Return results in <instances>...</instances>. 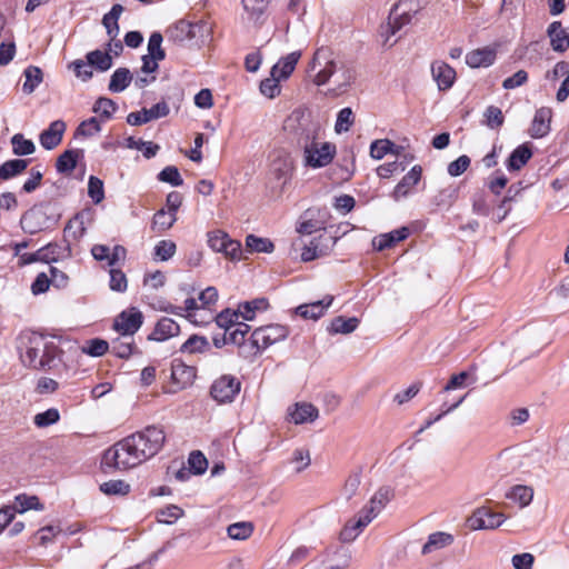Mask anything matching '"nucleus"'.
I'll return each mask as SVG.
<instances>
[{
    "instance_id": "obj_62",
    "label": "nucleus",
    "mask_w": 569,
    "mask_h": 569,
    "mask_svg": "<svg viewBox=\"0 0 569 569\" xmlns=\"http://www.w3.org/2000/svg\"><path fill=\"white\" fill-rule=\"evenodd\" d=\"M101 131L100 120L96 117L82 121L77 128V134L83 137H91Z\"/></svg>"
},
{
    "instance_id": "obj_11",
    "label": "nucleus",
    "mask_w": 569,
    "mask_h": 569,
    "mask_svg": "<svg viewBox=\"0 0 569 569\" xmlns=\"http://www.w3.org/2000/svg\"><path fill=\"white\" fill-rule=\"evenodd\" d=\"M196 368L180 360H173L171 365V388L169 392L176 393L192 386L196 379Z\"/></svg>"
},
{
    "instance_id": "obj_32",
    "label": "nucleus",
    "mask_w": 569,
    "mask_h": 569,
    "mask_svg": "<svg viewBox=\"0 0 569 569\" xmlns=\"http://www.w3.org/2000/svg\"><path fill=\"white\" fill-rule=\"evenodd\" d=\"M29 162L30 160L27 159H12L3 162L0 166V179L8 180L22 173L27 169Z\"/></svg>"
},
{
    "instance_id": "obj_52",
    "label": "nucleus",
    "mask_w": 569,
    "mask_h": 569,
    "mask_svg": "<svg viewBox=\"0 0 569 569\" xmlns=\"http://www.w3.org/2000/svg\"><path fill=\"white\" fill-rule=\"evenodd\" d=\"M162 34L160 32H153L148 41V54L158 60H163L166 57L164 50L161 48Z\"/></svg>"
},
{
    "instance_id": "obj_13",
    "label": "nucleus",
    "mask_w": 569,
    "mask_h": 569,
    "mask_svg": "<svg viewBox=\"0 0 569 569\" xmlns=\"http://www.w3.org/2000/svg\"><path fill=\"white\" fill-rule=\"evenodd\" d=\"M170 108L166 101H160L147 109L143 108L140 111L131 112L127 116V122L130 126H141L152 120L164 118L169 114Z\"/></svg>"
},
{
    "instance_id": "obj_24",
    "label": "nucleus",
    "mask_w": 569,
    "mask_h": 569,
    "mask_svg": "<svg viewBox=\"0 0 569 569\" xmlns=\"http://www.w3.org/2000/svg\"><path fill=\"white\" fill-rule=\"evenodd\" d=\"M422 168L420 166H413L410 171L401 179L393 190V197L396 200L406 197L410 189L415 187L421 179Z\"/></svg>"
},
{
    "instance_id": "obj_17",
    "label": "nucleus",
    "mask_w": 569,
    "mask_h": 569,
    "mask_svg": "<svg viewBox=\"0 0 569 569\" xmlns=\"http://www.w3.org/2000/svg\"><path fill=\"white\" fill-rule=\"evenodd\" d=\"M547 34L550 39V46L556 52H565L569 48V29L563 28L560 21L551 22Z\"/></svg>"
},
{
    "instance_id": "obj_27",
    "label": "nucleus",
    "mask_w": 569,
    "mask_h": 569,
    "mask_svg": "<svg viewBox=\"0 0 569 569\" xmlns=\"http://www.w3.org/2000/svg\"><path fill=\"white\" fill-rule=\"evenodd\" d=\"M82 150H66L61 153L56 162V168L59 173L70 174L77 166L80 157H82Z\"/></svg>"
},
{
    "instance_id": "obj_64",
    "label": "nucleus",
    "mask_w": 569,
    "mask_h": 569,
    "mask_svg": "<svg viewBox=\"0 0 569 569\" xmlns=\"http://www.w3.org/2000/svg\"><path fill=\"white\" fill-rule=\"evenodd\" d=\"M361 482V476L360 472H353L351 473L342 488V496L346 498V500H350L356 493L358 492L359 486Z\"/></svg>"
},
{
    "instance_id": "obj_22",
    "label": "nucleus",
    "mask_w": 569,
    "mask_h": 569,
    "mask_svg": "<svg viewBox=\"0 0 569 569\" xmlns=\"http://www.w3.org/2000/svg\"><path fill=\"white\" fill-rule=\"evenodd\" d=\"M300 57H301L300 51H293V52L287 54L286 57H282L271 68V76H277L281 80L289 78V76L293 72Z\"/></svg>"
},
{
    "instance_id": "obj_37",
    "label": "nucleus",
    "mask_w": 569,
    "mask_h": 569,
    "mask_svg": "<svg viewBox=\"0 0 569 569\" xmlns=\"http://www.w3.org/2000/svg\"><path fill=\"white\" fill-rule=\"evenodd\" d=\"M399 148L388 139L375 140L370 146V156L380 160L388 153L398 154Z\"/></svg>"
},
{
    "instance_id": "obj_33",
    "label": "nucleus",
    "mask_w": 569,
    "mask_h": 569,
    "mask_svg": "<svg viewBox=\"0 0 569 569\" xmlns=\"http://www.w3.org/2000/svg\"><path fill=\"white\" fill-rule=\"evenodd\" d=\"M506 498L518 503L520 508L527 507L533 498V490L527 486H515L507 493Z\"/></svg>"
},
{
    "instance_id": "obj_4",
    "label": "nucleus",
    "mask_w": 569,
    "mask_h": 569,
    "mask_svg": "<svg viewBox=\"0 0 569 569\" xmlns=\"http://www.w3.org/2000/svg\"><path fill=\"white\" fill-rule=\"evenodd\" d=\"M340 63L335 59L333 52L329 48H319L310 62V71L315 72L313 83L316 86L329 83L336 76Z\"/></svg>"
},
{
    "instance_id": "obj_16",
    "label": "nucleus",
    "mask_w": 569,
    "mask_h": 569,
    "mask_svg": "<svg viewBox=\"0 0 569 569\" xmlns=\"http://www.w3.org/2000/svg\"><path fill=\"white\" fill-rule=\"evenodd\" d=\"M552 118V111L550 108L541 107L539 108L532 119L529 134L532 138H542L547 136L550 131V122Z\"/></svg>"
},
{
    "instance_id": "obj_20",
    "label": "nucleus",
    "mask_w": 569,
    "mask_h": 569,
    "mask_svg": "<svg viewBox=\"0 0 569 569\" xmlns=\"http://www.w3.org/2000/svg\"><path fill=\"white\" fill-rule=\"evenodd\" d=\"M497 53L491 48H480L466 54V63L471 68H487L493 64Z\"/></svg>"
},
{
    "instance_id": "obj_8",
    "label": "nucleus",
    "mask_w": 569,
    "mask_h": 569,
    "mask_svg": "<svg viewBox=\"0 0 569 569\" xmlns=\"http://www.w3.org/2000/svg\"><path fill=\"white\" fill-rule=\"evenodd\" d=\"M331 216L327 208H309L307 209L297 226V232L300 234H311L318 230L326 229Z\"/></svg>"
},
{
    "instance_id": "obj_10",
    "label": "nucleus",
    "mask_w": 569,
    "mask_h": 569,
    "mask_svg": "<svg viewBox=\"0 0 569 569\" xmlns=\"http://www.w3.org/2000/svg\"><path fill=\"white\" fill-rule=\"evenodd\" d=\"M143 315L137 308H130L119 313L113 321V329L127 339L141 328Z\"/></svg>"
},
{
    "instance_id": "obj_49",
    "label": "nucleus",
    "mask_w": 569,
    "mask_h": 569,
    "mask_svg": "<svg viewBox=\"0 0 569 569\" xmlns=\"http://www.w3.org/2000/svg\"><path fill=\"white\" fill-rule=\"evenodd\" d=\"M177 251V246L171 240H161L154 247V258L160 261H168Z\"/></svg>"
},
{
    "instance_id": "obj_61",
    "label": "nucleus",
    "mask_w": 569,
    "mask_h": 569,
    "mask_svg": "<svg viewBox=\"0 0 569 569\" xmlns=\"http://www.w3.org/2000/svg\"><path fill=\"white\" fill-rule=\"evenodd\" d=\"M188 463L194 475L203 473L208 467V460L201 451H192L189 456Z\"/></svg>"
},
{
    "instance_id": "obj_56",
    "label": "nucleus",
    "mask_w": 569,
    "mask_h": 569,
    "mask_svg": "<svg viewBox=\"0 0 569 569\" xmlns=\"http://www.w3.org/2000/svg\"><path fill=\"white\" fill-rule=\"evenodd\" d=\"M353 124V113L350 108H343L338 112L335 130L337 133L347 132Z\"/></svg>"
},
{
    "instance_id": "obj_26",
    "label": "nucleus",
    "mask_w": 569,
    "mask_h": 569,
    "mask_svg": "<svg viewBox=\"0 0 569 569\" xmlns=\"http://www.w3.org/2000/svg\"><path fill=\"white\" fill-rule=\"evenodd\" d=\"M399 8V4H395L391 9L389 21L387 26L385 27V31L382 34H386L387 42L389 38L393 34H396L402 27L408 24L411 21V14L409 12H402L401 14H397V10Z\"/></svg>"
},
{
    "instance_id": "obj_6",
    "label": "nucleus",
    "mask_w": 569,
    "mask_h": 569,
    "mask_svg": "<svg viewBox=\"0 0 569 569\" xmlns=\"http://www.w3.org/2000/svg\"><path fill=\"white\" fill-rule=\"evenodd\" d=\"M289 329L282 325H268L257 328L250 337V349L253 355L260 353L273 343L284 340Z\"/></svg>"
},
{
    "instance_id": "obj_47",
    "label": "nucleus",
    "mask_w": 569,
    "mask_h": 569,
    "mask_svg": "<svg viewBox=\"0 0 569 569\" xmlns=\"http://www.w3.org/2000/svg\"><path fill=\"white\" fill-rule=\"evenodd\" d=\"M249 325L244 322L237 323V326L226 332L229 343L246 348V335L249 332Z\"/></svg>"
},
{
    "instance_id": "obj_50",
    "label": "nucleus",
    "mask_w": 569,
    "mask_h": 569,
    "mask_svg": "<svg viewBox=\"0 0 569 569\" xmlns=\"http://www.w3.org/2000/svg\"><path fill=\"white\" fill-rule=\"evenodd\" d=\"M60 413L58 409L50 408L43 412H39L34 416L33 422L38 428H46L51 425H54L59 421Z\"/></svg>"
},
{
    "instance_id": "obj_34",
    "label": "nucleus",
    "mask_w": 569,
    "mask_h": 569,
    "mask_svg": "<svg viewBox=\"0 0 569 569\" xmlns=\"http://www.w3.org/2000/svg\"><path fill=\"white\" fill-rule=\"evenodd\" d=\"M358 326H359L358 318H356V317L345 318L342 316H339V317H336L335 319H332L328 330L330 333H333V335H337V333L348 335V333L353 332L358 328Z\"/></svg>"
},
{
    "instance_id": "obj_42",
    "label": "nucleus",
    "mask_w": 569,
    "mask_h": 569,
    "mask_svg": "<svg viewBox=\"0 0 569 569\" xmlns=\"http://www.w3.org/2000/svg\"><path fill=\"white\" fill-rule=\"evenodd\" d=\"M11 144L12 152L16 156H29L36 151L34 143L31 140L26 139L21 133H16L12 136Z\"/></svg>"
},
{
    "instance_id": "obj_31",
    "label": "nucleus",
    "mask_w": 569,
    "mask_h": 569,
    "mask_svg": "<svg viewBox=\"0 0 569 569\" xmlns=\"http://www.w3.org/2000/svg\"><path fill=\"white\" fill-rule=\"evenodd\" d=\"M132 80V74L127 68H118L110 78V82L108 89L111 92L118 93L122 92L128 88Z\"/></svg>"
},
{
    "instance_id": "obj_59",
    "label": "nucleus",
    "mask_w": 569,
    "mask_h": 569,
    "mask_svg": "<svg viewBox=\"0 0 569 569\" xmlns=\"http://www.w3.org/2000/svg\"><path fill=\"white\" fill-rule=\"evenodd\" d=\"M108 342L102 339H91L87 341L86 346L82 348L84 353L92 357L103 356L108 351Z\"/></svg>"
},
{
    "instance_id": "obj_7",
    "label": "nucleus",
    "mask_w": 569,
    "mask_h": 569,
    "mask_svg": "<svg viewBox=\"0 0 569 569\" xmlns=\"http://www.w3.org/2000/svg\"><path fill=\"white\" fill-rule=\"evenodd\" d=\"M241 382L231 375H222L217 378L211 387L210 395L218 403H231L239 395Z\"/></svg>"
},
{
    "instance_id": "obj_39",
    "label": "nucleus",
    "mask_w": 569,
    "mask_h": 569,
    "mask_svg": "<svg viewBox=\"0 0 569 569\" xmlns=\"http://www.w3.org/2000/svg\"><path fill=\"white\" fill-rule=\"evenodd\" d=\"M23 74L26 80L23 82L22 90L24 93L30 94L42 82V71L36 66H29L24 70Z\"/></svg>"
},
{
    "instance_id": "obj_12",
    "label": "nucleus",
    "mask_w": 569,
    "mask_h": 569,
    "mask_svg": "<svg viewBox=\"0 0 569 569\" xmlns=\"http://www.w3.org/2000/svg\"><path fill=\"white\" fill-rule=\"evenodd\" d=\"M203 27L204 26L202 23H192L187 20H179L167 29L166 34L169 41L182 43L187 40L194 39Z\"/></svg>"
},
{
    "instance_id": "obj_54",
    "label": "nucleus",
    "mask_w": 569,
    "mask_h": 569,
    "mask_svg": "<svg viewBox=\"0 0 569 569\" xmlns=\"http://www.w3.org/2000/svg\"><path fill=\"white\" fill-rule=\"evenodd\" d=\"M485 123L490 129H498L503 124L505 118L500 108L489 106L485 111Z\"/></svg>"
},
{
    "instance_id": "obj_38",
    "label": "nucleus",
    "mask_w": 569,
    "mask_h": 569,
    "mask_svg": "<svg viewBox=\"0 0 569 569\" xmlns=\"http://www.w3.org/2000/svg\"><path fill=\"white\" fill-rule=\"evenodd\" d=\"M88 64L94 67L99 71H107L112 66V57L109 52L93 50L87 54Z\"/></svg>"
},
{
    "instance_id": "obj_3",
    "label": "nucleus",
    "mask_w": 569,
    "mask_h": 569,
    "mask_svg": "<svg viewBox=\"0 0 569 569\" xmlns=\"http://www.w3.org/2000/svg\"><path fill=\"white\" fill-rule=\"evenodd\" d=\"M295 170L293 159L284 149H274L269 154V179L283 189L291 180Z\"/></svg>"
},
{
    "instance_id": "obj_35",
    "label": "nucleus",
    "mask_w": 569,
    "mask_h": 569,
    "mask_svg": "<svg viewBox=\"0 0 569 569\" xmlns=\"http://www.w3.org/2000/svg\"><path fill=\"white\" fill-rule=\"evenodd\" d=\"M11 507L14 509V513H23L31 509L43 510V505L37 496H28L26 493L18 495L14 499V505Z\"/></svg>"
},
{
    "instance_id": "obj_1",
    "label": "nucleus",
    "mask_w": 569,
    "mask_h": 569,
    "mask_svg": "<svg viewBox=\"0 0 569 569\" xmlns=\"http://www.w3.org/2000/svg\"><path fill=\"white\" fill-rule=\"evenodd\" d=\"M166 433L161 427L148 426L120 440L102 457V466L117 469L134 468L154 457L163 447Z\"/></svg>"
},
{
    "instance_id": "obj_43",
    "label": "nucleus",
    "mask_w": 569,
    "mask_h": 569,
    "mask_svg": "<svg viewBox=\"0 0 569 569\" xmlns=\"http://www.w3.org/2000/svg\"><path fill=\"white\" fill-rule=\"evenodd\" d=\"M228 536L234 540H244L253 532V525L248 521L236 522L227 528Z\"/></svg>"
},
{
    "instance_id": "obj_25",
    "label": "nucleus",
    "mask_w": 569,
    "mask_h": 569,
    "mask_svg": "<svg viewBox=\"0 0 569 569\" xmlns=\"http://www.w3.org/2000/svg\"><path fill=\"white\" fill-rule=\"evenodd\" d=\"M291 420L296 425L312 422L319 416L318 409L311 403H297L292 410L289 411Z\"/></svg>"
},
{
    "instance_id": "obj_60",
    "label": "nucleus",
    "mask_w": 569,
    "mask_h": 569,
    "mask_svg": "<svg viewBox=\"0 0 569 569\" xmlns=\"http://www.w3.org/2000/svg\"><path fill=\"white\" fill-rule=\"evenodd\" d=\"M88 194L94 203H100L104 198L102 180L91 176L88 181Z\"/></svg>"
},
{
    "instance_id": "obj_53",
    "label": "nucleus",
    "mask_w": 569,
    "mask_h": 569,
    "mask_svg": "<svg viewBox=\"0 0 569 569\" xmlns=\"http://www.w3.org/2000/svg\"><path fill=\"white\" fill-rule=\"evenodd\" d=\"M198 308L199 307H198L196 299L188 298L184 301L183 307H177V306L170 305L167 308H164V311L168 313L176 315V316H184L186 315L187 318L191 320L193 317L192 311L197 310Z\"/></svg>"
},
{
    "instance_id": "obj_55",
    "label": "nucleus",
    "mask_w": 569,
    "mask_h": 569,
    "mask_svg": "<svg viewBox=\"0 0 569 569\" xmlns=\"http://www.w3.org/2000/svg\"><path fill=\"white\" fill-rule=\"evenodd\" d=\"M158 179L162 182L170 183L171 186L179 187L183 183V179L177 167L168 166L163 168L159 174Z\"/></svg>"
},
{
    "instance_id": "obj_57",
    "label": "nucleus",
    "mask_w": 569,
    "mask_h": 569,
    "mask_svg": "<svg viewBox=\"0 0 569 569\" xmlns=\"http://www.w3.org/2000/svg\"><path fill=\"white\" fill-rule=\"evenodd\" d=\"M209 343L204 337L200 336H191L180 348L182 352H202L206 348H208Z\"/></svg>"
},
{
    "instance_id": "obj_36",
    "label": "nucleus",
    "mask_w": 569,
    "mask_h": 569,
    "mask_svg": "<svg viewBox=\"0 0 569 569\" xmlns=\"http://www.w3.org/2000/svg\"><path fill=\"white\" fill-rule=\"evenodd\" d=\"M134 348L132 337L127 339L123 336H120L111 341V352L118 358H129L133 353Z\"/></svg>"
},
{
    "instance_id": "obj_40",
    "label": "nucleus",
    "mask_w": 569,
    "mask_h": 569,
    "mask_svg": "<svg viewBox=\"0 0 569 569\" xmlns=\"http://www.w3.org/2000/svg\"><path fill=\"white\" fill-rule=\"evenodd\" d=\"M177 220V214L167 212L164 209L158 210L152 219V230L162 232L170 229Z\"/></svg>"
},
{
    "instance_id": "obj_23",
    "label": "nucleus",
    "mask_w": 569,
    "mask_h": 569,
    "mask_svg": "<svg viewBox=\"0 0 569 569\" xmlns=\"http://www.w3.org/2000/svg\"><path fill=\"white\" fill-rule=\"evenodd\" d=\"M353 80V71L341 62L336 76L331 79L333 87L329 89L330 94L339 96L343 93Z\"/></svg>"
},
{
    "instance_id": "obj_46",
    "label": "nucleus",
    "mask_w": 569,
    "mask_h": 569,
    "mask_svg": "<svg viewBox=\"0 0 569 569\" xmlns=\"http://www.w3.org/2000/svg\"><path fill=\"white\" fill-rule=\"evenodd\" d=\"M238 310L226 309L216 317V323L228 332L239 323Z\"/></svg>"
},
{
    "instance_id": "obj_5",
    "label": "nucleus",
    "mask_w": 569,
    "mask_h": 569,
    "mask_svg": "<svg viewBox=\"0 0 569 569\" xmlns=\"http://www.w3.org/2000/svg\"><path fill=\"white\" fill-rule=\"evenodd\" d=\"M336 146L330 142H319L313 137L303 143V162L313 169L328 166L335 158Z\"/></svg>"
},
{
    "instance_id": "obj_51",
    "label": "nucleus",
    "mask_w": 569,
    "mask_h": 569,
    "mask_svg": "<svg viewBox=\"0 0 569 569\" xmlns=\"http://www.w3.org/2000/svg\"><path fill=\"white\" fill-rule=\"evenodd\" d=\"M110 274V281L109 287L112 291L117 292H124L128 287V280L124 272H122L120 269L111 268L109 271Z\"/></svg>"
},
{
    "instance_id": "obj_19",
    "label": "nucleus",
    "mask_w": 569,
    "mask_h": 569,
    "mask_svg": "<svg viewBox=\"0 0 569 569\" xmlns=\"http://www.w3.org/2000/svg\"><path fill=\"white\" fill-rule=\"evenodd\" d=\"M332 301L333 297L327 296L322 300L297 307L296 313L305 319L317 320L323 316L325 311L331 306Z\"/></svg>"
},
{
    "instance_id": "obj_48",
    "label": "nucleus",
    "mask_w": 569,
    "mask_h": 569,
    "mask_svg": "<svg viewBox=\"0 0 569 569\" xmlns=\"http://www.w3.org/2000/svg\"><path fill=\"white\" fill-rule=\"evenodd\" d=\"M246 247L254 252H272L274 249L273 243L269 239L259 238L253 234H249L246 238Z\"/></svg>"
},
{
    "instance_id": "obj_58",
    "label": "nucleus",
    "mask_w": 569,
    "mask_h": 569,
    "mask_svg": "<svg viewBox=\"0 0 569 569\" xmlns=\"http://www.w3.org/2000/svg\"><path fill=\"white\" fill-rule=\"evenodd\" d=\"M280 80L277 76L263 79L260 82V92L270 99L277 97L280 93Z\"/></svg>"
},
{
    "instance_id": "obj_2",
    "label": "nucleus",
    "mask_w": 569,
    "mask_h": 569,
    "mask_svg": "<svg viewBox=\"0 0 569 569\" xmlns=\"http://www.w3.org/2000/svg\"><path fill=\"white\" fill-rule=\"evenodd\" d=\"M17 349L22 365L33 370H50L61 361L58 343L38 332H22L17 339Z\"/></svg>"
},
{
    "instance_id": "obj_29",
    "label": "nucleus",
    "mask_w": 569,
    "mask_h": 569,
    "mask_svg": "<svg viewBox=\"0 0 569 569\" xmlns=\"http://www.w3.org/2000/svg\"><path fill=\"white\" fill-rule=\"evenodd\" d=\"M453 541V537L446 532H433L428 537L427 542L422 547V555H429L436 550L442 549Z\"/></svg>"
},
{
    "instance_id": "obj_30",
    "label": "nucleus",
    "mask_w": 569,
    "mask_h": 569,
    "mask_svg": "<svg viewBox=\"0 0 569 569\" xmlns=\"http://www.w3.org/2000/svg\"><path fill=\"white\" fill-rule=\"evenodd\" d=\"M268 300L264 298L253 299L239 305L238 312L240 318L246 321L253 320L257 311H263L268 308Z\"/></svg>"
},
{
    "instance_id": "obj_15",
    "label": "nucleus",
    "mask_w": 569,
    "mask_h": 569,
    "mask_svg": "<svg viewBox=\"0 0 569 569\" xmlns=\"http://www.w3.org/2000/svg\"><path fill=\"white\" fill-rule=\"evenodd\" d=\"M22 228L33 234L50 227V219L42 209H31L21 219Z\"/></svg>"
},
{
    "instance_id": "obj_44",
    "label": "nucleus",
    "mask_w": 569,
    "mask_h": 569,
    "mask_svg": "<svg viewBox=\"0 0 569 569\" xmlns=\"http://www.w3.org/2000/svg\"><path fill=\"white\" fill-rule=\"evenodd\" d=\"M117 108V103L112 99L102 97L96 101L92 111L98 113L102 120H109Z\"/></svg>"
},
{
    "instance_id": "obj_63",
    "label": "nucleus",
    "mask_w": 569,
    "mask_h": 569,
    "mask_svg": "<svg viewBox=\"0 0 569 569\" xmlns=\"http://www.w3.org/2000/svg\"><path fill=\"white\" fill-rule=\"evenodd\" d=\"M49 260V247H43L37 250L36 252L21 254L19 264L26 266L38 261L48 262Z\"/></svg>"
},
{
    "instance_id": "obj_18",
    "label": "nucleus",
    "mask_w": 569,
    "mask_h": 569,
    "mask_svg": "<svg viewBox=\"0 0 569 569\" xmlns=\"http://www.w3.org/2000/svg\"><path fill=\"white\" fill-rule=\"evenodd\" d=\"M66 131V123L62 120H56L50 123L49 128L43 130L39 137L40 144L46 150H52L60 144L63 133Z\"/></svg>"
},
{
    "instance_id": "obj_45",
    "label": "nucleus",
    "mask_w": 569,
    "mask_h": 569,
    "mask_svg": "<svg viewBox=\"0 0 569 569\" xmlns=\"http://www.w3.org/2000/svg\"><path fill=\"white\" fill-rule=\"evenodd\" d=\"M100 490L108 496H126L130 491V485L123 480H109L100 485Z\"/></svg>"
},
{
    "instance_id": "obj_9",
    "label": "nucleus",
    "mask_w": 569,
    "mask_h": 569,
    "mask_svg": "<svg viewBox=\"0 0 569 569\" xmlns=\"http://www.w3.org/2000/svg\"><path fill=\"white\" fill-rule=\"evenodd\" d=\"M208 246L216 252H221L231 259L239 258L241 252V244L239 241L233 240L229 234L222 230H212L207 233Z\"/></svg>"
},
{
    "instance_id": "obj_41",
    "label": "nucleus",
    "mask_w": 569,
    "mask_h": 569,
    "mask_svg": "<svg viewBox=\"0 0 569 569\" xmlns=\"http://www.w3.org/2000/svg\"><path fill=\"white\" fill-rule=\"evenodd\" d=\"M391 491L388 488H380L370 499L369 503L365 506L368 512H375L377 517L390 500Z\"/></svg>"
},
{
    "instance_id": "obj_21",
    "label": "nucleus",
    "mask_w": 569,
    "mask_h": 569,
    "mask_svg": "<svg viewBox=\"0 0 569 569\" xmlns=\"http://www.w3.org/2000/svg\"><path fill=\"white\" fill-rule=\"evenodd\" d=\"M180 331L179 325L170 318H161L153 331L148 337L149 340L164 341L169 338L177 336Z\"/></svg>"
},
{
    "instance_id": "obj_28",
    "label": "nucleus",
    "mask_w": 569,
    "mask_h": 569,
    "mask_svg": "<svg viewBox=\"0 0 569 569\" xmlns=\"http://www.w3.org/2000/svg\"><path fill=\"white\" fill-rule=\"evenodd\" d=\"M532 157V151L527 143L517 147L507 161L509 171L520 170Z\"/></svg>"
},
{
    "instance_id": "obj_14",
    "label": "nucleus",
    "mask_w": 569,
    "mask_h": 569,
    "mask_svg": "<svg viewBox=\"0 0 569 569\" xmlns=\"http://www.w3.org/2000/svg\"><path fill=\"white\" fill-rule=\"evenodd\" d=\"M431 73L440 91L450 89L455 83L456 70L445 61L432 62Z\"/></svg>"
}]
</instances>
